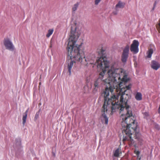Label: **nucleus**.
I'll list each match as a JSON object with an SVG mask.
<instances>
[{"instance_id":"obj_8","label":"nucleus","mask_w":160,"mask_h":160,"mask_svg":"<svg viewBox=\"0 0 160 160\" xmlns=\"http://www.w3.org/2000/svg\"><path fill=\"white\" fill-rule=\"evenodd\" d=\"M135 98L138 101H141L142 99V95L141 93L137 92L135 95Z\"/></svg>"},{"instance_id":"obj_12","label":"nucleus","mask_w":160,"mask_h":160,"mask_svg":"<svg viewBox=\"0 0 160 160\" xmlns=\"http://www.w3.org/2000/svg\"><path fill=\"white\" fill-rule=\"evenodd\" d=\"M54 31L53 29H49L48 31L47 34L46 35V37L49 38L52 34Z\"/></svg>"},{"instance_id":"obj_9","label":"nucleus","mask_w":160,"mask_h":160,"mask_svg":"<svg viewBox=\"0 0 160 160\" xmlns=\"http://www.w3.org/2000/svg\"><path fill=\"white\" fill-rule=\"evenodd\" d=\"M121 153L122 152L121 151V149L119 148H118L114 152L113 156L115 157H119V154Z\"/></svg>"},{"instance_id":"obj_4","label":"nucleus","mask_w":160,"mask_h":160,"mask_svg":"<svg viewBox=\"0 0 160 160\" xmlns=\"http://www.w3.org/2000/svg\"><path fill=\"white\" fill-rule=\"evenodd\" d=\"M139 43L136 40L133 41L132 44L131 45L130 48L131 52H133L135 53H136L138 52V47Z\"/></svg>"},{"instance_id":"obj_15","label":"nucleus","mask_w":160,"mask_h":160,"mask_svg":"<svg viewBox=\"0 0 160 160\" xmlns=\"http://www.w3.org/2000/svg\"><path fill=\"white\" fill-rule=\"evenodd\" d=\"M101 0H95V4L96 5H98Z\"/></svg>"},{"instance_id":"obj_14","label":"nucleus","mask_w":160,"mask_h":160,"mask_svg":"<svg viewBox=\"0 0 160 160\" xmlns=\"http://www.w3.org/2000/svg\"><path fill=\"white\" fill-rule=\"evenodd\" d=\"M156 27L158 32L160 33V19H159L158 23L156 25Z\"/></svg>"},{"instance_id":"obj_17","label":"nucleus","mask_w":160,"mask_h":160,"mask_svg":"<svg viewBox=\"0 0 160 160\" xmlns=\"http://www.w3.org/2000/svg\"><path fill=\"white\" fill-rule=\"evenodd\" d=\"M39 117V114L38 113H37L35 115V117H34V119L35 120H37Z\"/></svg>"},{"instance_id":"obj_2","label":"nucleus","mask_w":160,"mask_h":160,"mask_svg":"<svg viewBox=\"0 0 160 160\" xmlns=\"http://www.w3.org/2000/svg\"><path fill=\"white\" fill-rule=\"evenodd\" d=\"M129 46L127 45L123 50L121 56V61L123 63H126L128 57Z\"/></svg>"},{"instance_id":"obj_18","label":"nucleus","mask_w":160,"mask_h":160,"mask_svg":"<svg viewBox=\"0 0 160 160\" xmlns=\"http://www.w3.org/2000/svg\"><path fill=\"white\" fill-rule=\"evenodd\" d=\"M28 110H29V108H28L25 112L24 113V115H27V114H28Z\"/></svg>"},{"instance_id":"obj_5","label":"nucleus","mask_w":160,"mask_h":160,"mask_svg":"<svg viewBox=\"0 0 160 160\" xmlns=\"http://www.w3.org/2000/svg\"><path fill=\"white\" fill-rule=\"evenodd\" d=\"M151 67L153 69L157 70L160 68V63L155 61H152L151 62Z\"/></svg>"},{"instance_id":"obj_20","label":"nucleus","mask_w":160,"mask_h":160,"mask_svg":"<svg viewBox=\"0 0 160 160\" xmlns=\"http://www.w3.org/2000/svg\"><path fill=\"white\" fill-rule=\"evenodd\" d=\"M104 52V50H103L102 49H101V53L102 54H103V52Z\"/></svg>"},{"instance_id":"obj_21","label":"nucleus","mask_w":160,"mask_h":160,"mask_svg":"<svg viewBox=\"0 0 160 160\" xmlns=\"http://www.w3.org/2000/svg\"><path fill=\"white\" fill-rule=\"evenodd\" d=\"M141 158H139V159H138V160H141Z\"/></svg>"},{"instance_id":"obj_7","label":"nucleus","mask_w":160,"mask_h":160,"mask_svg":"<svg viewBox=\"0 0 160 160\" xmlns=\"http://www.w3.org/2000/svg\"><path fill=\"white\" fill-rule=\"evenodd\" d=\"M125 5V3L122 2L120 1H119L118 3L116 5L115 7L116 9H117L118 8H123Z\"/></svg>"},{"instance_id":"obj_19","label":"nucleus","mask_w":160,"mask_h":160,"mask_svg":"<svg viewBox=\"0 0 160 160\" xmlns=\"http://www.w3.org/2000/svg\"><path fill=\"white\" fill-rule=\"evenodd\" d=\"M28 110H29V108H28L25 112L24 113V115H27V114H28Z\"/></svg>"},{"instance_id":"obj_13","label":"nucleus","mask_w":160,"mask_h":160,"mask_svg":"<svg viewBox=\"0 0 160 160\" xmlns=\"http://www.w3.org/2000/svg\"><path fill=\"white\" fill-rule=\"evenodd\" d=\"M27 115H23L22 117V123L23 125H24L26 122V120L27 118Z\"/></svg>"},{"instance_id":"obj_11","label":"nucleus","mask_w":160,"mask_h":160,"mask_svg":"<svg viewBox=\"0 0 160 160\" xmlns=\"http://www.w3.org/2000/svg\"><path fill=\"white\" fill-rule=\"evenodd\" d=\"M78 6V2H77L73 6L72 8V12H74L77 10Z\"/></svg>"},{"instance_id":"obj_3","label":"nucleus","mask_w":160,"mask_h":160,"mask_svg":"<svg viewBox=\"0 0 160 160\" xmlns=\"http://www.w3.org/2000/svg\"><path fill=\"white\" fill-rule=\"evenodd\" d=\"M3 44L7 49L11 51H13L14 50V46L12 43L9 39H4Z\"/></svg>"},{"instance_id":"obj_10","label":"nucleus","mask_w":160,"mask_h":160,"mask_svg":"<svg viewBox=\"0 0 160 160\" xmlns=\"http://www.w3.org/2000/svg\"><path fill=\"white\" fill-rule=\"evenodd\" d=\"M153 53V50L151 48L149 49L148 51L147 54V57L148 58H150L152 56V55Z\"/></svg>"},{"instance_id":"obj_6","label":"nucleus","mask_w":160,"mask_h":160,"mask_svg":"<svg viewBox=\"0 0 160 160\" xmlns=\"http://www.w3.org/2000/svg\"><path fill=\"white\" fill-rule=\"evenodd\" d=\"M75 61H74V60L72 61L71 60L70 62L68 63V72H69V75H71V70L72 68V66H73L74 64L75 63Z\"/></svg>"},{"instance_id":"obj_16","label":"nucleus","mask_w":160,"mask_h":160,"mask_svg":"<svg viewBox=\"0 0 160 160\" xmlns=\"http://www.w3.org/2000/svg\"><path fill=\"white\" fill-rule=\"evenodd\" d=\"M134 152L137 155L138 157V156L140 154V152L138 151H134Z\"/></svg>"},{"instance_id":"obj_1","label":"nucleus","mask_w":160,"mask_h":160,"mask_svg":"<svg viewBox=\"0 0 160 160\" xmlns=\"http://www.w3.org/2000/svg\"><path fill=\"white\" fill-rule=\"evenodd\" d=\"M80 34V31L76 27H71L67 48L68 58L71 59H74L75 61L86 65L97 64L98 68L102 70L98 78L95 81L94 87V90L97 91L103 84L107 86L102 94L104 100L101 111L102 122H104L105 124H108V118L105 114L108 108H111L113 111L120 108V113H123L121 116L124 117L122 118L121 122L125 133L123 136L122 142L124 143L127 142L129 146H136L137 143L141 142L142 140L139 134L136 131L137 123L130 118L132 116V111L127 104L129 96L132 92L131 85L130 84L121 88L122 83L126 82L129 80L127 75L122 69L115 68L113 67L107 72L109 68V62L103 57L96 59L94 54H90L86 58L82 43L79 45L76 44Z\"/></svg>"}]
</instances>
